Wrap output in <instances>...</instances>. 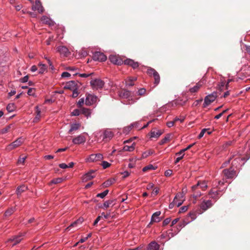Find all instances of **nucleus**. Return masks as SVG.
<instances>
[{
    "instance_id": "1",
    "label": "nucleus",
    "mask_w": 250,
    "mask_h": 250,
    "mask_svg": "<svg viewBox=\"0 0 250 250\" xmlns=\"http://www.w3.org/2000/svg\"><path fill=\"white\" fill-rule=\"evenodd\" d=\"M111 62H134L132 60L126 59L125 57H120L116 54H111L109 57Z\"/></svg>"
},
{
    "instance_id": "2",
    "label": "nucleus",
    "mask_w": 250,
    "mask_h": 250,
    "mask_svg": "<svg viewBox=\"0 0 250 250\" xmlns=\"http://www.w3.org/2000/svg\"><path fill=\"white\" fill-rule=\"evenodd\" d=\"M24 141V139L20 137L18 138L15 141L9 144L7 146L6 149L8 151L12 150L13 149H15L19 146H20Z\"/></svg>"
},
{
    "instance_id": "3",
    "label": "nucleus",
    "mask_w": 250,
    "mask_h": 250,
    "mask_svg": "<svg viewBox=\"0 0 250 250\" xmlns=\"http://www.w3.org/2000/svg\"><path fill=\"white\" fill-rule=\"evenodd\" d=\"M92 58L94 61L101 62H105L107 59V57L104 53L99 51L95 52L93 54Z\"/></svg>"
},
{
    "instance_id": "4",
    "label": "nucleus",
    "mask_w": 250,
    "mask_h": 250,
    "mask_svg": "<svg viewBox=\"0 0 250 250\" xmlns=\"http://www.w3.org/2000/svg\"><path fill=\"white\" fill-rule=\"evenodd\" d=\"M213 205L210 200H204L200 205V208L202 211H200V213L207 210L208 209L210 208Z\"/></svg>"
},
{
    "instance_id": "5",
    "label": "nucleus",
    "mask_w": 250,
    "mask_h": 250,
    "mask_svg": "<svg viewBox=\"0 0 250 250\" xmlns=\"http://www.w3.org/2000/svg\"><path fill=\"white\" fill-rule=\"evenodd\" d=\"M103 155L101 153L92 154L87 159V161L89 162H96L103 160Z\"/></svg>"
},
{
    "instance_id": "6",
    "label": "nucleus",
    "mask_w": 250,
    "mask_h": 250,
    "mask_svg": "<svg viewBox=\"0 0 250 250\" xmlns=\"http://www.w3.org/2000/svg\"><path fill=\"white\" fill-rule=\"evenodd\" d=\"M195 144V143H193L192 144H190L189 145V146H188L186 148H184V149H183L182 150H181L179 152H177L176 153V155H182L181 156V157H178L176 158L174 163L175 164H177L181 160H182V159L183 158L184 155H185V153L184 152L189 149L191 147H192Z\"/></svg>"
},
{
    "instance_id": "7",
    "label": "nucleus",
    "mask_w": 250,
    "mask_h": 250,
    "mask_svg": "<svg viewBox=\"0 0 250 250\" xmlns=\"http://www.w3.org/2000/svg\"><path fill=\"white\" fill-rule=\"evenodd\" d=\"M216 98V94H212L207 96L204 99L203 107H206L209 105L211 103L214 102Z\"/></svg>"
},
{
    "instance_id": "8",
    "label": "nucleus",
    "mask_w": 250,
    "mask_h": 250,
    "mask_svg": "<svg viewBox=\"0 0 250 250\" xmlns=\"http://www.w3.org/2000/svg\"><path fill=\"white\" fill-rule=\"evenodd\" d=\"M104 83L103 81L101 79H96L91 81V85L95 88H102L104 86Z\"/></svg>"
},
{
    "instance_id": "9",
    "label": "nucleus",
    "mask_w": 250,
    "mask_h": 250,
    "mask_svg": "<svg viewBox=\"0 0 250 250\" xmlns=\"http://www.w3.org/2000/svg\"><path fill=\"white\" fill-rule=\"evenodd\" d=\"M223 173L226 178L231 179L236 175V171L232 167L229 169H225L223 170Z\"/></svg>"
},
{
    "instance_id": "10",
    "label": "nucleus",
    "mask_w": 250,
    "mask_h": 250,
    "mask_svg": "<svg viewBox=\"0 0 250 250\" xmlns=\"http://www.w3.org/2000/svg\"><path fill=\"white\" fill-rule=\"evenodd\" d=\"M97 97L90 94H86L85 104L86 105H91L96 103Z\"/></svg>"
},
{
    "instance_id": "11",
    "label": "nucleus",
    "mask_w": 250,
    "mask_h": 250,
    "mask_svg": "<svg viewBox=\"0 0 250 250\" xmlns=\"http://www.w3.org/2000/svg\"><path fill=\"white\" fill-rule=\"evenodd\" d=\"M57 51L62 57H67L70 54V52L67 48L64 46H60L57 47Z\"/></svg>"
},
{
    "instance_id": "12",
    "label": "nucleus",
    "mask_w": 250,
    "mask_h": 250,
    "mask_svg": "<svg viewBox=\"0 0 250 250\" xmlns=\"http://www.w3.org/2000/svg\"><path fill=\"white\" fill-rule=\"evenodd\" d=\"M95 171L91 170L83 176L82 178L83 182H86L89 180H90L95 177Z\"/></svg>"
},
{
    "instance_id": "13",
    "label": "nucleus",
    "mask_w": 250,
    "mask_h": 250,
    "mask_svg": "<svg viewBox=\"0 0 250 250\" xmlns=\"http://www.w3.org/2000/svg\"><path fill=\"white\" fill-rule=\"evenodd\" d=\"M198 187H200V188L202 189V190H205L207 188L208 185L206 181H198L197 184L195 185H194L192 187V188L195 189L196 188H198Z\"/></svg>"
},
{
    "instance_id": "14",
    "label": "nucleus",
    "mask_w": 250,
    "mask_h": 250,
    "mask_svg": "<svg viewBox=\"0 0 250 250\" xmlns=\"http://www.w3.org/2000/svg\"><path fill=\"white\" fill-rule=\"evenodd\" d=\"M119 95L120 97L124 99H128L131 95V92L125 89H123L119 91Z\"/></svg>"
},
{
    "instance_id": "15",
    "label": "nucleus",
    "mask_w": 250,
    "mask_h": 250,
    "mask_svg": "<svg viewBox=\"0 0 250 250\" xmlns=\"http://www.w3.org/2000/svg\"><path fill=\"white\" fill-rule=\"evenodd\" d=\"M21 240V236L17 235L14 236L11 238L8 239V240L5 242L6 243L8 242H13V244L12 246H14L18 244H19Z\"/></svg>"
},
{
    "instance_id": "16",
    "label": "nucleus",
    "mask_w": 250,
    "mask_h": 250,
    "mask_svg": "<svg viewBox=\"0 0 250 250\" xmlns=\"http://www.w3.org/2000/svg\"><path fill=\"white\" fill-rule=\"evenodd\" d=\"M85 141V137L83 135H80L74 138L72 140V142L74 144L79 145L84 143Z\"/></svg>"
},
{
    "instance_id": "17",
    "label": "nucleus",
    "mask_w": 250,
    "mask_h": 250,
    "mask_svg": "<svg viewBox=\"0 0 250 250\" xmlns=\"http://www.w3.org/2000/svg\"><path fill=\"white\" fill-rule=\"evenodd\" d=\"M77 88V82L71 81L67 82L65 85L64 88L66 89L73 90Z\"/></svg>"
},
{
    "instance_id": "18",
    "label": "nucleus",
    "mask_w": 250,
    "mask_h": 250,
    "mask_svg": "<svg viewBox=\"0 0 250 250\" xmlns=\"http://www.w3.org/2000/svg\"><path fill=\"white\" fill-rule=\"evenodd\" d=\"M161 213L160 211H158L154 213L151 216V221L148 226L154 222H159L161 221V219L159 217Z\"/></svg>"
},
{
    "instance_id": "19",
    "label": "nucleus",
    "mask_w": 250,
    "mask_h": 250,
    "mask_svg": "<svg viewBox=\"0 0 250 250\" xmlns=\"http://www.w3.org/2000/svg\"><path fill=\"white\" fill-rule=\"evenodd\" d=\"M32 10H37L40 13H42L44 11V8L42 6L40 0H36L35 5L34 7H32Z\"/></svg>"
},
{
    "instance_id": "20",
    "label": "nucleus",
    "mask_w": 250,
    "mask_h": 250,
    "mask_svg": "<svg viewBox=\"0 0 250 250\" xmlns=\"http://www.w3.org/2000/svg\"><path fill=\"white\" fill-rule=\"evenodd\" d=\"M35 117L34 119L33 122L35 123H37L40 120L41 118V110L39 109L38 106H37L35 107Z\"/></svg>"
},
{
    "instance_id": "21",
    "label": "nucleus",
    "mask_w": 250,
    "mask_h": 250,
    "mask_svg": "<svg viewBox=\"0 0 250 250\" xmlns=\"http://www.w3.org/2000/svg\"><path fill=\"white\" fill-rule=\"evenodd\" d=\"M137 80L136 77H129L125 80V85L127 86H132L134 85V82Z\"/></svg>"
},
{
    "instance_id": "22",
    "label": "nucleus",
    "mask_w": 250,
    "mask_h": 250,
    "mask_svg": "<svg viewBox=\"0 0 250 250\" xmlns=\"http://www.w3.org/2000/svg\"><path fill=\"white\" fill-rule=\"evenodd\" d=\"M219 192V191H215L213 189H211L208 192V195L210 196V198L212 199L217 200L219 198V196H218Z\"/></svg>"
},
{
    "instance_id": "23",
    "label": "nucleus",
    "mask_w": 250,
    "mask_h": 250,
    "mask_svg": "<svg viewBox=\"0 0 250 250\" xmlns=\"http://www.w3.org/2000/svg\"><path fill=\"white\" fill-rule=\"evenodd\" d=\"M41 21L43 23L51 25L53 24L52 21L46 16H43L41 18Z\"/></svg>"
},
{
    "instance_id": "24",
    "label": "nucleus",
    "mask_w": 250,
    "mask_h": 250,
    "mask_svg": "<svg viewBox=\"0 0 250 250\" xmlns=\"http://www.w3.org/2000/svg\"><path fill=\"white\" fill-rule=\"evenodd\" d=\"M202 85V83L201 82H199L193 87L189 89V91L191 93H195L201 87Z\"/></svg>"
},
{
    "instance_id": "25",
    "label": "nucleus",
    "mask_w": 250,
    "mask_h": 250,
    "mask_svg": "<svg viewBox=\"0 0 250 250\" xmlns=\"http://www.w3.org/2000/svg\"><path fill=\"white\" fill-rule=\"evenodd\" d=\"M159 248V245L155 242H151L148 246L149 250H158Z\"/></svg>"
},
{
    "instance_id": "26",
    "label": "nucleus",
    "mask_w": 250,
    "mask_h": 250,
    "mask_svg": "<svg viewBox=\"0 0 250 250\" xmlns=\"http://www.w3.org/2000/svg\"><path fill=\"white\" fill-rule=\"evenodd\" d=\"M27 187L25 185H22L17 188L16 192L18 195H21L23 192L26 190Z\"/></svg>"
},
{
    "instance_id": "27",
    "label": "nucleus",
    "mask_w": 250,
    "mask_h": 250,
    "mask_svg": "<svg viewBox=\"0 0 250 250\" xmlns=\"http://www.w3.org/2000/svg\"><path fill=\"white\" fill-rule=\"evenodd\" d=\"M192 190L193 192L192 197L194 198L195 201H196L198 198L200 197L202 195V193L198 190V188H196L195 189L192 188Z\"/></svg>"
},
{
    "instance_id": "28",
    "label": "nucleus",
    "mask_w": 250,
    "mask_h": 250,
    "mask_svg": "<svg viewBox=\"0 0 250 250\" xmlns=\"http://www.w3.org/2000/svg\"><path fill=\"white\" fill-rule=\"evenodd\" d=\"M81 113L83 114L87 118H88V117L90 116L91 112L90 109L83 107L81 108Z\"/></svg>"
},
{
    "instance_id": "29",
    "label": "nucleus",
    "mask_w": 250,
    "mask_h": 250,
    "mask_svg": "<svg viewBox=\"0 0 250 250\" xmlns=\"http://www.w3.org/2000/svg\"><path fill=\"white\" fill-rule=\"evenodd\" d=\"M135 143H133L130 146L125 145L123 148V150L125 151H132L135 149Z\"/></svg>"
},
{
    "instance_id": "30",
    "label": "nucleus",
    "mask_w": 250,
    "mask_h": 250,
    "mask_svg": "<svg viewBox=\"0 0 250 250\" xmlns=\"http://www.w3.org/2000/svg\"><path fill=\"white\" fill-rule=\"evenodd\" d=\"M83 222V220L81 219H79L75 221H74L73 223H71V225H70L66 229V230H70L71 228L72 227H75L77 226L78 224H81Z\"/></svg>"
},
{
    "instance_id": "31",
    "label": "nucleus",
    "mask_w": 250,
    "mask_h": 250,
    "mask_svg": "<svg viewBox=\"0 0 250 250\" xmlns=\"http://www.w3.org/2000/svg\"><path fill=\"white\" fill-rule=\"evenodd\" d=\"M80 127L79 124H74L71 125V128L69 130V133L72 134L73 131L78 130Z\"/></svg>"
},
{
    "instance_id": "32",
    "label": "nucleus",
    "mask_w": 250,
    "mask_h": 250,
    "mask_svg": "<svg viewBox=\"0 0 250 250\" xmlns=\"http://www.w3.org/2000/svg\"><path fill=\"white\" fill-rule=\"evenodd\" d=\"M162 134V132L161 130L151 131L150 132L151 137L158 138Z\"/></svg>"
},
{
    "instance_id": "33",
    "label": "nucleus",
    "mask_w": 250,
    "mask_h": 250,
    "mask_svg": "<svg viewBox=\"0 0 250 250\" xmlns=\"http://www.w3.org/2000/svg\"><path fill=\"white\" fill-rule=\"evenodd\" d=\"M115 181L114 179H110L106 180L103 183V186L104 187H108L113 184Z\"/></svg>"
},
{
    "instance_id": "34",
    "label": "nucleus",
    "mask_w": 250,
    "mask_h": 250,
    "mask_svg": "<svg viewBox=\"0 0 250 250\" xmlns=\"http://www.w3.org/2000/svg\"><path fill=\"white\" fill-rule=\"evenodd\" d=\"M15 109L16 106L13 103L9 104L6 107V109L9 112H12L14 111Z\"/></svg>"
},
{
    "instance_id": "35",
    "label": "nucleus",
    "mask_w": 250,
    "mask_h": 250,
    "mask_svg": "<svg viewBox=\"0 0 250 250\" xmlns=\"http://www.w3.org/2000/svg\"><path fill=\"white\" fill-rule=\"evenodd\" d=\"M154 152V151L152 149H149L148 151L144 152L142 154V157L143 158H146L148 156L152 155Z\"/></svg>"
},
{
    "instance_id": "36",
    "label": "nucleus",
    "mask_w": 250,
    "mask_h": 250,
    "mask_svg": "<svg viewBox=\"0 0 250 250\" xmlns=\"http://www.w3.org/2000/svg\"><path fill=\"white\" fill-rule=\"evenodd\" d=\"M154 79V84L157 85L159 83L160 81V77L157 72L156 73H155V75L153 76Z\"/></svg>"
},
{
    "instance_id": "37",
    "label": "nucleus",
    "mask_w": 250,
    "mask_h": 250,
    "mask_svg": "<svg viewBox=\"0 0 250 250\" xmlns=\"http://www.w3.org/2000/svg\"><path fill=\"white\" fill-rule=\"evenodd\" d=\"M113 137V133L111 131H106L104 133V138L110 139Z\"/></svg>"
},
{
    "instance_id": "38",
    "label": "nucleus",
    "mask_w": 250,
    "mask_h": 250,
    "mask_svg": "<svg viewBox=\"0 0 250 250\" xmlns=\"http://www.w3.org/2000/svg\"><path fill=\"white\" fill-rule=\"evenodd\" d=\"M170 139V135L167 134L164 139L160 142V145H162L166 143L167 141H169Z\"/></svg>"
},
{
    "instance_id": "39",
    "label": "nucleus",
    "mask_w": 250,
    "mask_h": 250,
    "mask_svg": "<svg viewBox=\"0 0 250 250\" xmlns=\"http://www.w3.org/2000/svg\"><path fill=\"white\" fill-rule=\"evenodd\" d=\"M109 190H105L104 192L98 193L96 196L97 197H100L101 198H104L108 193Z\"/></svg>"
},
{
    "instance_id": "40",
    "label": "nucleus",
    "mask_w": 250,
    "mask_h": 250,
    "mask_svg": "<svg viewBox=\"0 0 250 250\" xmlns=\"http://www.w3.org/2000/svg\"><path fill=\"white\" fill-rule=\"evenodd\" d=\"M63 181V179L62 178H58L56 179H53L51 181V183L54 184H57L59 183H61Z\"/></svg>"
},
{
    "instance_id": "41",
    "label": "nucleus",
    "mask_w": 250,
    "mask_h": 250,
    "mask_svg": "<svg viewBox=\"0 0 250 250\" xmlns=\"http://www.w3.org/2000/svg\"><path fill=\"white\" fill-rule=\"evenodd\" d=\"M15 211V208H11L8 209L5 212V216H9Z\"/></svg>"
},
{
    "instance_id": "42",
    "label": "nucleus",
    "mask_w": 250,
    "mask_h": 250,
    "mask_svg": "<svg viewBox=\"0 0 250 250\" xmlns=\"http://www.w3.org/2000/svg\"><path fill=\"white\" fill-rule=\"evenodd\" d=\"M184 196V194H183V192L178 193L176 195L174 199L176 200V201H177V200H180V199H183Z\"/></svg>"
},
{
    "instance_id": "43",
    "label": "nucleus",
    "mask_w": 250,
    "mask_h": 250,
    "mask_svg": "<svg viewBox=\"0 0 250 250\" xmlns=\"http://www.w3.org/2000/svg\"><path fill=\"white\" fill-rule=\"evenodd\" d=\"M81 113V108L80 109H75L73 112H72L71 114L73 116H78Z\"/></svg>"
},
{
    "instance_id": "44",
    "label": "nucleus",
    "mask_w": 250,
    "mask_h": 250,
    "mask_svg": "<svg viewBox=\"0 0 250 250\" xmlns=\"http://www.w3.org/2000/svg\"><path fill=\"white\" fill-rule=\"evenodd\" d=\"M40 73H42L46 69L47 66L44 63H40Z\"/></svg>"
},
{
    "instance_id": "45",
    "label": "nucleus",
    "mask_w": 250,
    "mask_h": 250,
    "mask_svg": "<svg viewBox=\"0 0 250 250\" xmlns=\"http://www.w3.org/2000/svg\"><path fill=\"white\" fill-rule=\"evenodd\" d=\"M147 72L149 75L153 76L157 71L154 69L150 68L147 69Z\"/></svg>"
},
{
    "instance_id": "46",
    "label": "nucleus",
    "mask_w": 250,
    "mask_h": 250,
    "mask_svg": "<svg viewBox=\"0 0 250 250\" xmlns=\"http://www.w3.org/2000/svg\"><path fill=\"white\" fill-rule=\"evenodd\" d=\"M84 98H81L80 99L78 102L77 103V106L79 107V108H83L82 107V106L83 105V104H84Z\"/></svg>"
},
{
    "instance_id": "47",
    "label": "nucleus",
    "mask_w": 250,
    "mask_h": 250,
    "mask_svg": "<svg viewBox=\"0 0 250 250\" xmlns=\"http://www.w3.org/2000/svg\"><path fill=\"white\" fill-rule=\"evenodd\" d=\"M113 202V200H109L107 201H106L104 203V207L107 208H108L111 204H112Z\"/></svg>"
},
{
    "instance_id": "48",
    "label": "nucleus",
    "mask_w": 250,
    "mask_h": 250,
    "mask_svg": "<svg viewBox=\"0 0 250 250\" xmlns=\"http://www.w3.org/2000/svg\"><path fill=\"white\" fill-rule=\"evenodd\" d=\"M150 169H154V167L152 165H149L143 168L144 172H146Z\"/></svg>"
},
{
    "instance_id": "49",
    "label": "nucleus",
    "mask_w": 250,
    "mask_h": 250,
    "mask_svg": "<svg viewBox=\"0 0 250 250\" xmlns=\"http://www.w3.org/2000/svg\"><path fill=\"white\" fill-rule=\"evenodd\" d=\"M11 125H9L8 126H6L4 128H3L2 129H1V133L2 134H4V133L7 132L9 130V129H10Z\"/></svg>"
},
{
    "instance_id": "50",
    "label": "nucleus",
    "mask_w": 250,
    "mask_h": 250,
    "mask_svg": "<svg viewBox=\"0 0 250 250\" xmlns=\"http://www.w3.org/2000/svg\"><path fill=\"white\" fill-rule=\"evenodd\" d=\"M73 90V94H72V97L74 98H75L76 97H78V96L79 95V92H78V88H75Z\"/></svg>"
},
{
    "instance_id": "51",
    "label": "nucleus",
    "mask_w": 250,
    "mask_h": 250,
    "mask_svg": "<svg viewBox=\"0 0 250 250\" xmlns=\"http://www.w3.org/2000/svg\"><path fill=\"white\" fill-rule=\"evenodd\" d=\"M102 166H103V168L105 169L110 167V164L106 161H103Z\"/></svg>"
},
{
    "instance_id": "52",
    "label": "nucleus",
    "mask_w": 250,
    "mask_h": 250,
    "mask_svg": "<svg viewBox=\"0 0 250 250\" xmlns=\"http://www.w3.org/2000/svg\"><path fill=\"white\" fill-rule=\"evenodd\" d=\"M146 90L145 88H141V89H139V90H138V95H140V96L144 95L146 93Z\"/></svg>"
},
{
    "instance_id": "53",
    "label": "nucleus",
    "mask_w": 250,
    "mask_h": 250,
    "mask_svg": "<svg viewBox=\"0 0 250 250\" xmlns=\"http://www.w3.org/2000/svg\"><path fill=\"white\" fill-rule=\"evenodd\" d=\"M170 221H171V219L170 218H167L165 219L163 222V226H167L170 223Z\"/></svg>"
},
{
    "instance_id": "54",
    "label": "nucleus",
    "mask_w": 250,
    "mask_h": 250,
    "mask_svg": "<svg viewBox=\"0 0 250 250\" xmlns=\"http://www.w3.org/2000/svg\"><path fill=\"white\" fill-rule=\"evenodd\" d=\"M188 208L187 206H183L180 208L179 212V213L184 212L188 210Z\"/></svg>"
},
{
    "instance_id": "55",
    "label": "nucleus",
    "mask_w": 250,
    "mask_h": 250,
    "mask_svg": "<svg viewBox=\"0 0 250 250\" xmlns=\"http://www.w3.org/2000/svg\"><path fill=\"white\" fill-rule=\"evenodd\" d=\"M208 129H206V128H204V129H202V131H201L200 133L198 135V138L199 139L201 138L204 136V134L205 133V132Z\"/></svg>"
},
{
    "instance_id": "56",
    "label": "nucleus",
    "mask_w": 250,
    "mask_h": 250,
    "mask_svg": "<svg viewBox=\"0 0 250 250\" xmlns=\"http://www.w3.org/2000/svg\"><path fill=\"white\" fill-rule=\"evenodd\" d=\"M93 74V73H83V74H80L79 76L81 77L86 78L89 76H91Z\"/></svg>"
},
{
    "instance_id": "57",
    "label": "nucleus",
    "mask_w": 250,
    "mask_h": 250,
    "mask_svg": "<svg viewBox=\"0 0 250 250\" xmlns=\"http://www.w3.org/2000/svg\"><path fill=\"white\" fill-rule=\"evenodd\" d=\"M26 159V157H20L19 159L18 160V164H23L24 162V161Z\"/></svg>"
},
{
    "instance_id": "58",
    "label": "nucleus",
    "mask_w": 250,
    "mask_h": 250,
    "mask_svg": "<svg viewBox=\"0 0 250 250\" xmlns=\"http://www.w3.org/2000/svg\"><path fill=\"white\" fill-rule=\"evenodd\" d=\"M184 199H180V200H177V204H175L176 206H177V207H180L183 203Z\"/></svg>"
},
{
    "instance_id": "59",
    "label": "nucleus",
    "mask_w": 250,
    "mask_h": 250,
    "mask_svg": "<svg viewBox=\"0 0 250 250\" xmlns=\"http://www.w3.org/2000/svg\"><path fill=\"white\" fill-rule=\"evenodd\" d=\"M175 123V121L173 120V121L168 122L167 125L168 127H170L174 125Z\"/></svg>"
},
{
    "instance_id": "60",
    "label": "nucleus",
    "mask_w": 250,
    "mask_h": 250,
    "mask_svg": "<svg viewBox=\"0 0 250 250\" xmlns=\"http://www.w3.org/2000/svg\"><path fill=\"white\" fill-rule=\"evenodd\" d=\"M177 204V201H176V200H173V202L171 203L169 205V208H172L175 205V204Z\"/></svg>"
},
{
    "instance_id": "61",
    "label": "nucleus",
    "mask_w": 250,
    "mask_h": 250,
    "mask_svg": "<svg viewBox=\"0 0 250 250\" xmlns=\"http://www.w3.org/2000/svg\"><path fill=\"white\" fill-rule=\"evenodd\" d=\"M28 79V76H26L24 77L23 78H21L20 81L22 83H25V82H27Z\"/></svg>"
},
{
    "instance_id": "62",
    "label": "nucleus",
    "mask_w": 250,
    "mask_h": 250,
    "mask_svg": "<svg viewBox=\"0 0 250 250\" xmlns=\"http://www.w3.org/2000/svg\"><path fill=\"white\" fill-rule=\"evenodd\" d=\"M59 167L61 168L64 169L67 168L68 166L64 163H62L59 165Z\"/></svg>"
},
{
    "instance_id": "63",
    "label": "nucleus",
    "mask_w": 250,
    "mask_h": 250,
    "mask_svg": "<svg viewBox=\"0 0 250 250\" xmlns=\"http://www.w3.org/2000/svg\"><path fill=\"white\" fill-rule=\"evenodd\" d=\"M70 76V74L67 72H64L62 74V77H68Z\"/></svg>"
},
{
    "instance_id": "64",
    "label": "nucleus",
    "mask_w": 250,
    "mask_h": 250,
    "mask_svg": "<svg viewBox=\"0 0 250 250\" xmlns=\"http://www.w3.org/2000/svg\"><path fill=\"white\" fill-rule=\"evenodd\" d=\"M245 50L246 52L250 55V45H245Z\"/></svg>"
}]
</instances>
